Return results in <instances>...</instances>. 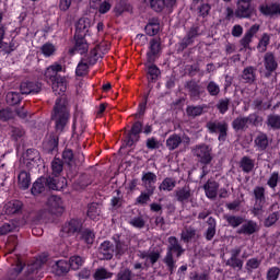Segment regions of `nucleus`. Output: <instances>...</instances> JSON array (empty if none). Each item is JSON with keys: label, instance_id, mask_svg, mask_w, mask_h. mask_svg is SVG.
<instances>
[{"label": "nucleus", "instance_id": "f257e3e1", "mask_svg": "<svg viewBox=\"0 0 280 280\" xmlns=\"http://www.w3.org/2000/svg\"><path fill=\"white\" fill-rule=\"evenodd\" d=\"M51 82L52 92L55 95H60L54 107L52 119L56 121V129L61 132V130H65L67 121H69V109L67 108V98L65 97V93H67V78L58 77Z\"/></svg>", "mask_w": 280, "mask_h": 280}, {"label": "nucleus", "instance_id": "f03ea898", "mask_svg": "<svg viewBox=\"0 0 280 280\" xmlns=\"http://www.w3.org/2000/svg\"><path fill=\"white\" fill-rule=\"evenodd\" d=\"M106 51H108V46H106V44H101L94 47L89 56L84 57L78 65L75 70L77 75H86L89 73V67L95 65V62L102 58V54H106Z\"/></svg>", "mask_w": 280, "mask_h": 280}, {"label": "nucleus", "instance_id": "7ed1b4c3", "mask_svg": "<svg viewBox=\"0 0 280 280\" xmlns=\"http://www.w3.org/2000/svg\"><path fill=\"white\" fill-rule=\"evenodd\" d=\"M65 187V178H61V184L54 177H40L32 186L31 194L33 196H40L47 188L58 191Z\"/></svg>", "mask_w": 280, "mask_h": 280}, {"label": "nucleus", "instance_id": "20e7f679", "mask_svg": "<svg viewBox=\"0 0 280 280\" xmlns=\"http://www.w3.org/2000/svg\"><path fill=\"white\" fill-rule=\"evenodd\" d=\"M174 253H176V257H180L185 250L178 244V240L174 236L168 237V247L166 255L163 259L164 264L167 266L170 272H174L176 270V260H174Z\"/></svg>", "mask_w": 280, "mask_h": 280}, {"label": "nucleus", "instance_id": "39448f33", "mask_svg": "<svg viewBox=\"0 0 280 280\" xmlns=\"http://www.w3.org/2000/svg\"><path fill=\"white\" fill-rule=\"evenodd\" d=\"M82 231V220L80 219H71L70 221H67L60 231V237L63 240H67L71 237L72 235H75V233H80Z\"/></svg>", "mask_w": 280, "mask_h": 280}, {"label": "nucleus", "instance_id": "423d86ee", "mask_svg": "<svg viewBox=\"0 0 280 280\" xmlns=\"http://www.w3.org/2000/svg\"><path fill=\"white\" fill-rule=\"evenodd\" d=\"M253 14H255V8H253V0L237 1L235 10L236 19H250Z\"/></svg>", "mask_w": 280, "mask_h": 280}, {"label": "nucleus", "instance_id": "0eeeda50", "mask_svg": "<svg viewBox=\"0 0 280 280\" xmlns=\"http://www.w3.org/2000/svg\"><path fill=\"white\" fill-rule=\"evenodd\" d=\"M46 211L50 213V215H62L65 213V202L62 198L58 196H50L46 201Z\"/></svg>", "mask_w": 280, "mask_h": 280}, {"label": "nucleus", "instance_id": "6e6552de", "mask_svg": "<svg viewBox=\"0 0 280 280\" xmlns=\"http://www.w3.org/2000/svg\"><path fill=\"white\" fill-rule=\"evenodd\" d=\"M207 128L209 130V132H218L219 137L218 140L219 141H226V135L229 132V124H226V121H209L207 124Z\"/></svg>", "mask_w": 280, "mask_h": 280}, {"label": "nucleus", "instance_id": "1a4fd4ad", "mask_svg": "<svg viewBox=\"0 0 280 280\" xmlns=\"http://www.w3.org/2000/svg\"><path fill=\"white\" fill-rule=\"evenodd\" d=\"M192 154L199 159L203 165H209L213 156H211V148L207 144H200L192 149Z\"/></svg>", "mask_w": 280, "mask_h": 280}, {"label": "nucleus", "instance_id": "9d476101", "mask_svg": "<svg viewBox=\"0 0 280 280\" xmlns=\"http://www.w3.org/2000/svg\"><path fill=\"white\" fill-rule=\"evenodd\" d=\"M190 141L191 140L189 139L188 136L173 133L166 139V148L171 151L176 150L177 148L180 147V144L189 145Z\"/></svg>", "mask_w": 280, "mask_h": 280}, {"label": "nucleus", "instance_id": "9b49d317", "mask_svg": "<svg viewBox=\"0 0 280 280\" xmlns=\"http://www.w3.org/2000/svg\"><path fill=\"white\" fill-rule=\"evenodd\" d=\"M143 129V125L139 121L135 122L130 132L128 133V137L126 139V144L129 147L135 145L137 141H139V135L141 133V130Z\"/></svg>", "mask_w": 280, "mask_h": 280}, {"label": "nucleus", "instance_id": "f8f14e48", "mask_svg": "<svg viewBox=\"0 0 280 280\" xmlns=\"http://www.w3.org/2000/svg\"><path fill=\"white\" fill-rule=\"evenodd\" d=\"M62 159L67 165L73 167V165H78V163H82L84 161V155L79 154L78 159L73 155V151L71 149H66L62 153Z\"/></svg>", "mask_w": 280, "mask_h": 280}, {"label": "nucleus", "instance_id": "ddd939ff", "mask_svg": "<svg viewBox=\"0 0 280 280\" xmlns=\"http://www.w3.org/2000/svg\"><path fill=\"white\" fill-rule=\"evenodd\" d=\"M259 32V24H254L245 33L243 38L241 39V45L244 49L250 48V43H253V37L255 34Z\"/></svg>", "mask_w": 280, "mask_h": 280}, {"label": "nucleus", "instance_id": "4468645a", "mask_svg": "<svg viewBox=\"0 0 280 280\" xmlns=\"http://www.w3.org/2000/svg\"><path fill=\"white\" fill-rule=\"evenodd\" d=\"M65 71V67H62V65L60 63H52L51 66H49L46 71H45V78H47V80L54 82L56 80H58V78H60V75H58V73Z\"/></svg>", "mask_w": 280, "mask_h": 280}, {"label": "nucleus", "instance_id": "2eb2a0df", "mask_svg": "<svg viewBox=\"0 0 280 280\" xmlns=\"http://www.w3.org/2000/svg\"><path fill=\"white\" fill-rule=\"evenodd\" d=\"M240 253H242V248H234L231 250V258L226 260V266H231V268H238V270H242L244 266V261L242 259L237 258L240 257Z\"/></svg>", "mask_w": 280, "mask_h": 280}, {"label": "nucleus", "instance_id": "dca6fc26", "mask_svg": "<svg viewBox=\"0 0 280 280\" xmlns=\"http://www.w3.org/2000/svg\"><path fill=\"white\" fill-rule=\"evenodd\" d=\"M22 95H32L35 93H40V83L36 82H23L20 86Z\"/></svg>", "mask_w": 280, "mask_h": 280}, {"label": "nucleus", "instance_id": "f3484780", "mask_svg": "<svg viewBox=\"0 0 280 280\" xmlns=\"http://www.w3.org/2000/svg\"><path fill=\"white\" fill-rule=\"evenodd\" d=\"M248 121H254L255 126H257V116H249V118L238 117L233 120L232 128L234 130H244L248 126Z\"/></svg>", "mask_w": 280, "mask_h": 280}, {"label": "nucleus", "instance_id": "a211bd4d", "mask_svg": "<svg viewBox=\"0 0 280 280\" xmlns=\"http://www.w3.org/2000/svg\"><path fill=\"white\" fill-rule=\"evenodd\" d=\"M113 253H115V250L110 242L105 241L101 244L98 249L100 259H113Z\"/></svg>", "mask_w": 280, "mask_h": 280}, {"label": "nucleus", "instance_id": "6ab92c4d", "mask_svg": "<svg viewBox=\"0 0 280 280\" xmlns=\"http://www.w3.org/2000/svg\"><path fill=\"white\" fill-rule=\"evenodd\" d=\"M25 163H26L27 167H30V165H32L33 167L35 165H38V163H40V153L38 152V150H36V149H28L26 151Z\"/></svg>", "mask_w": 280, "mask_h": 280}, {"label": "nucleus", "instance_id": "aec40b11", "mask_svg": "<svg viewBox=\"0 0 280 280\" xmlns=\"http://www.w3.org/2000/svg\"><path fill=\"white\" fill-rule=\"evenodd\" d=\"M203 189L207 198H209L210 200H215V198L218 197V189H220V185L217 182H207V184L203 185Z\"/></svg>", "mask_w": 280, "mask_h": 280}, {"label": "nucleus", "instance_id": "412c9836", "mask_svg": "<svg viewBox=\"0 0 280 280\" xmlns=\"http://www.w3.org/2000/svg\"><path fill=\"white\" fill-rule=\"evenodd\" d=\"M161 54V40L152 39L150 42L149 52L147 54L149 62H154V57Z\"/></svg>", "mask_w": 280, "mask_h": 280}, {"label": "nucleus", "instance_id": "4be33fe9", "mask_svg": "<svg viewBox=\"0 0 280 280\" xmlns=\"http://www.w3.org/2000/svg\"><path fill=\"white\" fill-rule=\"evenodd\" d=\"M30 185H32V177L27 171H22L18 175V187L20 189H30Z\"/></svg>", "mask_w": 280, "mask_h": 280}, {"label": "nucleus", "instance_id": "5701e85b", "mask_svg": "<svg viewBox=\"0 0 280 280\" xmlns=\"http://www.w3.org/2000/svg\"><path fill=\"white\" fill-rule=\"evenodd\" d=\"M255 148L259 151V152H264V150H266V148H268V136L264 132H259L255 140Z\"/></svg>", "mask_w": 280, "mask_h": 280}, {"label": "nucleus", "instance_id": "b1692460", "mask_svg": "<svg viewBox=\"0 0 280 280\" xmlns=\"http://www.w3.org/2000/svg\"><path fill=\"white\" fill-rule=\"evenodd\" d=\"M205 108H207V105H189L186 108V115L192 119L200 117L205 113Z\"/></svg>", "mask_w": 280, "mask_h": 280}, {"label": "nucleus", "instance_id": "393cba45", "mask_svg": "<svg viewBox=\"0 0 280 280\" xmlns=\"http://www.w3.org/2000/svg\"><path fill=\"white\" fill-rule=\"evenodd\" d=\"M23 209V202L19 200L9 201L4 206V211L8 215H14V213H19Z\"/></svg>", "mask_w": 280, "mask_h": 280}, {"label": "nucleus", "instance_id": "a878e982", "mask_svg": "<svg viewBox=\"0 0 280 280\" xmlns=\"http://www.w3.org/2000/svg\"><path fill=\"white\" fill-rule=\"evenodd\" d=\"M175 196L178 200V202H187L191 198V189L189 187L185 186L183 188H178L175 191Z\"/></svg>", "mask_w": 280, "mask_h": 280}, {"label": "nucleus", "instance_id": "bb28decb", "mask_svg": "<svg viewBox=\"0 0 280 280\" xmlns=\"http://www.w3.org/2000/svg\"><path fill=\"white\" fill-rule=\"evenodd\" d=\"M89 27H91V19L82 18L77 23V34H86L89 32Z\"/></svg>", "mask_w": 280, "mask_h": 280}, {"label": "nucleus", "instance_id": "cd10ccee", "mask_svg": "<svg viewBox=\"0 0 280 280\" xmlns=\"http://www.w3.org/2000/svg\"><path fill=\"white\" fill-rule=\"evenodd\" d=\"M75 38L74 51L78 54H86V51H89V43H86V39L78 37V35H75Z\"/></svg>", "mask_w": 280, "mask_h": 280}, {"label": "nucleus", "instance_id": "c85d7f7f", "mask_svg": "<svg viewBox=\"0 0 280 280\" xmlns=\"http://www.w3.org/2000/svg\"><path fill=\"white\" fill-rule=\"evenodd\" d=\"M102 213V207L98 203H91L88 208V218L97 220Z\"/></svg>", "mask_w": 280, "mask_h": 280}, {"label": "nucleus", "instance_id": "c756f323", "mask_svg": "<svg viewBox=\"0 0 280 280\" xmlns=\"http://www.w3.org/2000/svg\"><path fill=\"white\" fill-rule=\"evenodd\" d=\"M159 30H161L159 20H153L149 22L145 26V32L149 36H156V34H159Z\"/></svg>", "mask_w": 280, "mask_h": 280}, {"label": "nucleus", "instance_id": "7c9ffc66", "mask_svg": "<svg viewBox=\"0 0 280 280\" xmlns=\"http://www.w3.org/2000/svg\"><path fill=\"white\" fill-rule=\"evenodd\" d=\"M63 167H65V164L62 163V160H60L58 158L52 160L51 170H52V175L56 176V178H58V176H60V174H62Z\"/></svg>", "mask_w": 280, "mask_h": 280}, {"label": "nucleus", "instance_id": "2f4dec72", "mask_svg": "<svg viewBox=\"0 0 280 280\" xmlns=\"http://www.w3.org/2000/svg\"><path fill=\"white\" fill-rule=\"evenodd\" d=\"M257 231V223L249 221L242 225L238 233H244L245 235H253Z\"/></svg>", "mask_w": 280, "mask_h": 280}, {"label": "nucleus", "instance_id": "473e14b6", "mask_svg": "<svg viewBox=\"0 0 280 280\" xmlns=\"http://www.w3.org/2000/svg\"><path fill=\"white\" fill-rule=\"evenodd\" d=\"M174 187H176V180H174L173 178L166 177L160 184L159 189L160 191H172Z\"/></svg>", "mask_w": 280, "mask_h": 280}, {"label": "nucleus", "instance_id": "72a5a7b5", "mask_svg": "<svg viewBox=\"0 0 280 280\" xmlns=\"http://www.w3.org/2000/svg\"><path fill=\"white\" fill-rule=\"evenodd\" d=\"M208 224H209V228L206 232V240H208V242H211V240L215 237V219L209 218Z\"/></svg>", "mask_w": 280, "mask_h": 280}, {"label": "nucleus", "instance_id": "f704fd0d", "mask_svg": "<svg viewBox=\"0 0 280 280\" xmlns=\"http://www.w3.org/2000/svg\"><path fill=\"white\" fill-rule=\"evenodd\" d=\"M142 183L147 187H152L156 183V174L152 172L143 173Z\"/></svg>", "mask_w": 280, "mask_h": 280}, {"label": "nucleus", "instance_id": "c9c22d12", "mask_svg": "<svg viewBox=\"0 0 280 280\" xmlns=\"http://www.w3.org/2000/svg\"><path fill=\"white\" fill-rule=\"evenodd\" d=\"M141 257L150 264H156L161 259V254L159 252L142 253Z\"/></svg>", "mask_w": 280, "mask_h": 280}, {"label": "nucleus", "instance_id": "e433bc0d", "mask_svg": "<svg viewBox=\"0 0 280 280\" xmlns=\"http://www.w3.org/2000/svg\"><path fill=\"white\" fill-rule=\"evenodd\" d=\"M16 49V43L11 40L9 44L0 42V54H12Z\"/></svg>", "mask_w": 280, "mask_h": 280}, {"label": "nucleus", "instance_id": "4c0bfd02", "mask_svg": "<svg viewBox=\"0 0 280 280\" xmlns=\"http://www.w3.org/2000/svg\"><path fill=\"white\" fill-rule=\"evenodd\" d=\"M113 272L106 270L105 268L96 269L94 272L95 280H104V279H112Z\"/></svg>", "mask_w": 280, "mask_h": 280}, {"label": "nucleus", "instance_id": "58836bf2", "mask_svg": "<svg viewBox=\"0 0 280 280\" xmlns=\"http://www.w3.org/2000/svg\"><path fill=\"white\" fill-rule=\"evenodd\" d=\"M265 67L267 71H275L277 69V61H275V56H272V54H267L265 56Z\"/></svg>", "mask_w": 280, "mask_h": 280}, {"label": "nucleus", "instance_id": "ea45409f", "mask_svg": "<svg viewBox=\"0 0 280 280\" xmlns=\"http://www.w3.org/2000/svg\"><path fill=\"white\" fill-rule=\"evenodd\" d=\"M241 167L243 172H246V174H248V172H253V168L255 167V162L249 158H243L241 161Z\"/></svg>", "mask_w": 280, "mask_h": 280}, {"label": "nucleus", "instance_id": "a19ab883", "mask_svg": "<svg viewBox=\"0 0 280 280\" xmlns=\"http://www.w3.org/2000/svg\"><path fill=\"white\" fill-rule=\"evenodd\" d=\"M150 5L155 12H163L167 8L165 0H150Z\"/></svg>", "mask_w": 280, "mask_h": 280}, {"label": "nucleus", "instance_id": "79ce46f5", "mask_svg": "<svg viewBox=\"0 0 280 280\" xmlns=\"http://www.w3.org/2000/svg\"><path fill=\"white\" fill-rule=\"evenodd\" d=\"M243 80L246 82H255V68L247 67L243 71Z\"/></svg>", "mask_w": 280, "mask_h": 280}, {"label": "nucleus", "instance_id": "37998d69", "mask_svg": "<svg viewBox=\"0 0 280 280\" xmlns=\"http://www.w3.org/2000/svg\"><path fill=\"white\" fill-rule=\"evenodd\" d=\"M70 268H72V270H79L80 267L84 264V258L80 257V256H72L70 257Z\"/></svg>", "mask_w": 280, "mask_h": 280}, {"label": "nucleus", "instance_id": "c03bdc74", "mask_svg": "<svg viewBox=\"0 0 280 280\" xmlns=\"http://www.w3.org/2000/svg\"><path fill=\"white\" fill-rule=\"evenodd\" d=\"M196 237V230L192 228H186L182 232V240L183 242H189Z\"/></svg>", "mask_w": 280, "mask_h": 280}, {"label": "nucleus", "instance_id": "a18cd8bd", "mask_svg": "<svg viewBox=\"0 0 280 280\" xmlns=\"http://www.w3.org/2000/svg\"><path fill=\"white\" fill-rule=\"evenodd\" d=\"M268 45H270V35L268 33L262 34L259 43H258V49L259 51H266L268 49Z\"/></svg>", "mask_w": 280, "mask_h": 280}, {"label": "nucleus", "instance_id": "49530a36", "mask_svg": "<svg viewBox=\"0 0 280 280\" xmlns=\"http://www.w3.org/2000/svg\"><path fill=\"white\" fill-rule=\"evenodd\" d=\"M21 102V94L16 92H9L7 94V103L10 104V106H14Z\"/></svg>", "mask_w": 280, "mask_h": 280}, {"label": "nucleus", "instance_id": "de8ad7c7", "mask_svg": "<svg viewBox=\"0 0 280 280\" xmlns=\"http://www.w3.org/2000/svg\"><path fill=\"white\" fill-rule=\"evenodd\" d=\"M267 124H268V126H270V128H273V130H279L280 129V116H278V115L269 116Z\"/></svg>", "mask_w": 280, "mask_h": 280}, {"label": "nucleus", "instance_id": "09e8293b", "mask_svg": "<svg viewBox=\"0 0 280 280\" xmlns=\"http://www.w3.org/2000/svg\"><path fill=\"white\" fill-rule=\"evenodd\" d=\"M70 268L69 262L67 260H58L52 265V270H59L60 272H67Z\"/></svg>", "mask_w": 280, "mask_h": 280}, {"label": "nucleus", "instance_id": "8fccbe9b", "mask_svg": "<svg viewBox=\"0 0 280 280\" xmlns=\"http://www.w3.org/2000/svg\"><path fill=\"white\" fill-rule=\"evenodd\" d=\"M264 207H266V200L256 201L253 208L254 215H264Z\"/></svg>", "mask_w": 280, "mask_h": 280}, {"label": "nucleus", "instance_id": "3c124183", "mask_svg": "<svg viewBox=\"0 0 280 280\" xmlns=\"http://www.w3.org/2000/svg\"><path fill=\"white\" fill-rule=\"evenodd\" d=\"M42 52L46 58H49V56H54V54H56V46L52 44H45L42 46Z\"/></svg>", "mask_w": 280, "mask_h": 280}, {"label": "nucleus", "instance_id": "603ef678", "mask_svg": "<svg viewBox=\"0 0 280 280\" xmlns=\"http://www.w3.org/2000/svg\"><path fill=\"white\" fill-rule=\"evenodd\" d=\"M82 240L85 244H93V242H95V233L91 230H85L82 232Z\"/></svg>", "mask_w": 280, "mask_h": 280}, {"label": "nucleus", "instance_id": "864d4df0", "mask_svg": "<svg viewBox=\"0 0 280 280\" xmlns=\"http://www.w3.org/2000/svg\"><path fill=\"white\" fill-rule=\"evenodd\" d=\"M226 222L230 224V226H233V229H236V226H240L242 222H244V219L242 217H225Z\"/></svg>", "mask_w": 280, "mask_h": 280}, {"label": "nucleus", "instance_id": "5fc2aeb1", "mask_svg": "<svg viewBox=\"0 0 280 280\" xmlns=\"http://www.w3.org/2000/svg\"><path fill=\"white\" fill-rule=\"evenodd\" d=\"M129 224L135 226V229H143L145 226V220H143V217H136L129 221Z\"/></svg>", "mask_w": 280, "mask_h": 280}, {"label": "nucleus", "instance_id": "6e6d98bb", "mask_svg": "<svg viewBox=\"0 0 280 280\" xmlns=\"http://www.w3.org/2000/svg\"><path fill=\"white\" fill-rule=\"evenodd\" d=\"M280 269L279 267H271L267 270V280H277L279 279Z\"/></svg>", "mask_w": 280, "mask_h": 280}, {"label": "nucleus", "instance_id": "4d7b16f0", "mask_svg": "<svg viewBox=\"0 0 280 280\" xmlns=\"http://www.w3.org/2000/svg\"><path fill=\"white\" fill-rule=\"evenodd\" d=\"M280 218L279 212H273L268 215V218L265 220V226H272Z\"/></svg>", "mask_w": 280, "mask_h": 280}, {"label": "nucleus", "instance_id": "13d9d810", "mask_svg": "<svg viewBox=\"0 0 280 280\" xmlns=\"http://www.w3.org/2000/svg\"><path fill=\"white\" fill-rule=\"evenodd\" d=\"M261 266V260L257 258H250L246 262L247 270H256V268H259Z\"/></svg>", "mask_w": 280, "mask_h": 280}, {"label": "nucleus", "instance_id": "bf43d9fd", "mask_svg": "<svg viewBox=\"0 0 280 280\" xmlns=\"http://www.w3.org/2000/svg\"><path fill=\"white\" fill-rule=\"evenodd\" d=\"M207 91L212 96L219 95V93H220V85H218L215 82L211 81L208 84V86H207Z\"/></svg>", "mask_w": 280, "mask_h": 280}, {"label": "nucleus", "instance_id": "052dcab7", "mask_svg": "<svg viewBox=\"0 0 280 280\" xmlns=\"http://www.w3.org/2000/svg\"><path fill=\"white\" fill-rule=\"evenodd\" d=\"M148 73L151 77V80H155V78H159V74L161 73V71L155 65L150 63L148 66Z\"/></svg>", "mask_w": 280, "mask_h": 280}, {"label": "nucleus", "instance_id": "680f3d73", "mask_svg": "<svg viewBox=\"0 0 280 280\" xmlns=\"http://www.w3.org/2000/svg\"><path fill=\"white\" fill-rule=\"evenodd\" d=\"M229 104H230L229 98H223L218 103L217 107L220 110L221 115H224V113L229 110Z\"/></svg>", "mask_w": 280, "mask_h": 280}, {"label": "nucleus", "instance_id": "e2e57ef3", "mask_svg": "<svg viewBox=\"0 0 280 280\" xmlns=\"http://www.w3.org/2000/svg\"><path fill=\"white\" fill-rule=\"evenodd\" d=\"M152 191L153 189L150 194L141 192V195L137 198L138 205H148V202H150V196H152Z\"/></svg>", "mask_w": 280, "mask_h": 280}, {"label": "nucleus", "instance_id": "0e129e2a", "mask_svg": "<svg viewBox=\"0 0 280 280\" xmlns=\"http://www.w3.org/2000/svg\"><path fill=\"white\" fill-rule=\"evenodd\" d=\"M117 280H132V272H130L128 269H125L118 272Z\"/></svg>", "mask_w": 280, "mask_h": 280}, {"label": "nucleus", "instance_id": "69168bd1", "mask_svg": "<svg viewBox=\"0 0 280 280\" xmlns=\"http://www.w3.org/2000/svg\"><path fill=\"white\" fill-rule=\"evenodd\" d=\"M14 117V113L10 109H2L0 110V119L2 121H8V119H12Z\"/></svg>", "mask_w": 280, "mask_h": 280}, {"label": "nucleus", "instance_id": "338daca9", "mask_svg": "<svg viewBox=\"0 0 280 280\" xmlns=\"http://www.w3.org/2000/svg\"><path fill=\"white\" fill-rule=\"evenodd\" d=\"M265 190L262 187H256L254 189V196L256 198V201H259V200H266V197H265Z\"/></svg>", "mask_w": 280, "mask_h": 280}, {"label": "nucleus", "instance_id": "774afa93", "mask_svg": "<svg viewBox=\"0 0 280 280\" xmlns=\"http://www.w3.org/2000/svg\"><path fill=\"white\" fill-rule=\"evenodd\" d=\"M191 280H209V275L207 273H191L190 275Z\"/></svg>", "mask_w": 280, "mask_h": 280}]
</instances>
